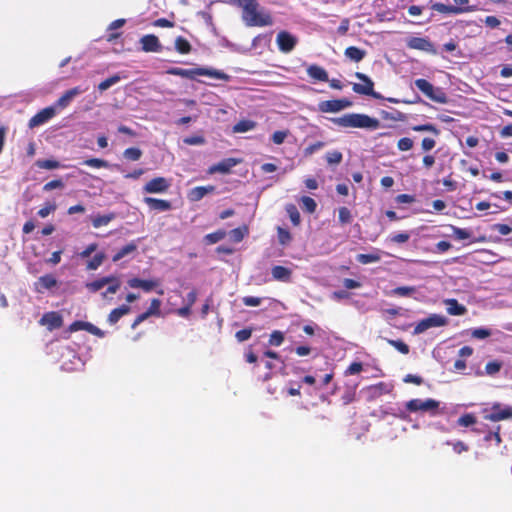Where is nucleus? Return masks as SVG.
I'll return each mask as SVG.
<instances>
[{
	"label": "nucleus",
	"mask_w": 512,
	"mask_h": 512,
	"mask_svg": "<svg viewBox=\"0 0 512 512\" xmlns=\"http://www.w3.org/2000/svg\"><path fill=\"white\" fill-rule=\"evenodd\" d=\"M302 209L310 214L314 213L317 208L316 201L309 196H302L300 199Z\"/></svg>",
	"instance_id": "c9c22d12"
},
{
	"label": "nucleus",
	"mask_w": 512,
	"mask_h": 512,
	"mask_svg": "<svg viewBox=\"0 0 512 512\" xmlns=\"http://www.w3.org/2000/svg\"><path fill=\"white\" fill-rule=\"evenodd\" d=\"M502 362L498 360L490 361L485 366V373L489 376H494L500 372L502 368Z\"/></svg>",
	"instance_id": "ea45409f"
},
{
	"label": "nucleus",
	"mask_w": 512,
	"mask_h": 512,
	"mask_svg": "<svg viewBox=\"0 0 512 512\" xmlns=\"http://www.w3.org/2000/svg\"><path fill=\"white\" fill-rule=\"evenodd\" d=\"M141 50L146 53L161 52L162 45L159 38L154 34H147L140 38Z\"/></svg>",
	"instance_id": "4468645a"
},
{
	"label": "nucleus",
	"mask_w": 512,
	"mask_h": 512,
	"mask_svg": "<svg viewBox=\"0 0 512 512\" xmlns=\"http://www.w3.org/2000/svg\"><path fill=\"white\" fill-rule=\"evenodd\" d=\"M161 301L157 298L151 300L150 306L147 309V312L150 316H160L161 314Z\"/></svg>",
	"instance_id": "4d7b16f0"
},
{
	"label": "nucleus",
	"mask_w": 512,
	"mask_h": 512,
	"mask_svg": "<svg viewBox=\"0 0 512 512\" xmlns=\"http://www.w3.org/2000/svg\"><path fill=\"white\" fill-rule=\"evenodd\" d=\"M183 143L186 145H203L205 138L201 135L188 136L183 139Z\"/></svg>",
	"instance_id": "e2e57ef3"
},
{
	"label": "nucleus",
	"mask_w": 512,
	"mask_h": 512,
	"mask_svg": "<svg viewBox=\"0 0 512 512\" xmlns=\"http://www.w3.org/2000/svg\"><path fill=\"white\" fill-rule=\"evenodd\" d=\"M107 286V289L101 293V297L104 300L108 299L109 294H115L120 289L121 281L118 277L114 276L113 281L109 282Z\"/></svg>",
	"instance_id": "473e14b6"
},
{
	"label": "nucleus",
	"mask_w": 512,
	"mask_h": 512,
	"mask_svg": "<svg viewBox=\"0 0 512 512\" xmlns=\"http://www.w3.org/2000/svg\"><path fill=\"white\" fill-rule=\"evenodd\" d=\"M123 156L129 161H138L142 157V151L137 147H130L124 150Z\"/></svg>",
	"instance_id": "e433bc0d"
},
{
	"label": "nucleus",
	"mask_w": 512,
	"mask_h": 512,
	"mask_svg": "<svg viewBox=\"0 0 512 512\" xmlns=\"http://www.w3.org/2000/svg\"><path fill=\"white\" fill-rule=\"evenodd\" d=\"M289 134V131L288 130H285V131H275L273 134H272V141L274 144L276 145H281L285 139L287 138Z\"/></svg>",
	"instance_id": "69168bd1"
},
{
	"label": "nucleus",
	"mask_w": 512,
	"mask_h": 512,
	"mask_svg": "<svg viewBox=\"0 0 512 512\" xmlns=\"http://www.w3.org/2000/svg\"><path fill=\"white\" fill-rule=\"evenodd\" d=\"M226 236V232L224 230H218L213 233H209L205 236V240L208 244H215Z\"/></svg>",
	"instance_id": "09e8293b"
},
{
	"label": "nucleus",
	"mask_w": 512,
	"mask_h": 512,
	"mask_svg": "<svg viewBox=\"0 0 512 512\" xmlns=\"http://www.w3.org/2000/svg\"><path fill=\"white\" fill-rule=\"evenodd\" d=\"M325 146V143L322 142V141H317L315 143H312V144H309L305 149H304V154L306 156H309V155H312L313 153H315L316 151L320 150L321 148H323Z\"/></svg>",
	"instance_id": "338daca9"
},
{
	"label": "nucleus",
	"mask_w": 512,
	"mask_h": 512,
	"mask_svg": "<svg viewBox=\"0 0 512 512\" xmlns=\"http://www.w3.org/2000/svg\"><path fill=\"white\" fill-rule=\"evenodd\" d=\"M284 339V333L279 330H275L270 334L268 342L271 346H280L284 342Z\"/></svg>",
	"instance_id": "3c124183"
},
{
	"label": "nucleus",
	"mask_w": 512,
	"mask_h": 512,
	"mask_svg": "<svg viewBox=\"0 0 512 512\" xmlns=\"http://www.w3.org/2000/svg\"><path fill=\"white\" fill-rule=\"evenodd\" d=\"M492 439L495 440L496 445H499L502 442V438L500 436V426H497L495 431H489L485 436L484 440L486 442L491 441Z\"/></svg>",
	"instance_id": "0e129e2a"
},
{
	"label": "nucleus",
	"mask_w": 512,
	"mask_h": 512,
	"mask_svg": "<svg viewBox=\"0 0 512 512\" xmlns=\"http://www.w3.org/2000/svg\"><path fill=\"white\" fill-rule=\"evenodd\" d=\"M56 114L55 108L52 106L46 107L42 110H40L38 113H36L28 123L29 128H35L38 127L46 122H48L50 119H52Z\"/></svg>",
	"instance_id": "f8f14e48"
},
{
	"label": "nucleus",
	"mask_w": 512,
	"mask_h": 512,
	"mask_svg": "<svg viewBox=\"0 0 512 512\" xmlns=\"http://www.w3.org/2000/svg\"><path fill=\"white\" fill-rule=\"evenodd\" d=\"M115 218V213H108L105 215H97L91 219L94 228H100L108 225Z\"/></svg>",
	"instance_id": "c756f323"
},
{
	"label": "nucleus",
	"mask_w": 512,
	"mask_h": 512,
	"mask_svg": "<svg viewBox=\"0 0 512 512\" xmlns=\"http://www.w3.org/2000/svg\"><path fill=\"white\" fill-rule=\"evenodd\" d=\"M416 291L415 287L413 286H400L396 287L392 290L393 295L401 296V297H407L414 294Z\"/></svg>",
	"instance_id": "de8ad7c7"
},
{
	"label": "nucleus",
	"mask_w": 512,
	"mask_h": 512,
	"mask_svg": "<svg viewBox=\"0 0 512 512\" xmlns=\"http://www.w3.org/2000/svg\"><path fill=\"white\" fill-rule=\"evenodd\" d=\"M113 277L114 275H110L88 282L86 283V288L92 293L98 292L109 282L113 281Z\"/></svg>",
	"instance_id": "a878e982"
},
{
	"label": "nucleus",
	"mask_w": 512,
	"mask_h": 512,
	"mask_svg": "<svg viewBox=\"0 0 512 512\" xmlns=\"http://www.w3.org/2000/svg\"><path fill=\"white\" fill-rule=\"evenodd\" d=\"M256 127V122L252 120H240L233 126V132L244 133L253 130Z\"/></svg>",
	"instance_id": "2f4dec72"
},
{
	"label": "nucleus",
	"mask_w": 512,
	"mask_h": 512,
	"mask_svg": "<svg viewBox=\"0 0 512 512\" xmlns=\"http://www.w3.org/2000/svg\"><path fill=\"white\" fill-rule=\"evenodd\" d=\"M105 259V254L100 252L94 255V257L87 263V270H96L102 265Z\"/></svg>",
	"instance_id": "c03bdc74"
},
{
	"label": "nucleus",
	"mask_w": 512,
	"mask_h": 512,
	"mask_svg": "<svg viewBox=\"0 0 512 512\" xmlns=\"http://www.w3.org/2000/svg\"><path fill=\"white\" fill-rule=\"evenodd\" d=\"M446 444L452 446L453 451L457 454H461L463 452H467L469 450V446L463 441H446Z\"/></svg>",
	"instance_id": "6e6d98bb"
},
{
	"label": "nucleus",
	"mask_w": 512,
	"mask_h": 512,
	"mask_svg": "<svg viewBox=\"0 0 512 512\" xmlns=\"http://www.w3.org/2000/svg\"><path fill=\"white\" fill-rule=\"evenodd\" d=\"M82 92L83 90L80 87L69 89L57 100L56 105L60 108H65L69 105L75 96L81 94Z\"/></svg>",
	"instance_id": "393cba45"
},
{
	"label": "nucleus",
	"mask_w": 512,
	"mask_h": 512,
	"mask_svg": "<svg viewBox=\"0 0 512 512\" xmlns=\"http://www.w3.org/2000/svg\"><path fill=\"white\" fill-rule=\"evenodd\" d=\"M278 49L285 54L292 52L298 44V38L286 30H281L276 36Z\"/></svg>",
	"instance_id": "0eeeda50"
},
{
	"label": "nucleus",
	"mask_w": 512,
	"mask_h": 512,
	"mask_svg": "<svg viewBox=\"0 0 512 512\" xmlns=\"http://www.w3.org/2000/svg\"><path fill=\"white\" fill-rule=\"evenodd\" d=\"M414 83L430 100L440 104H446L448 102L447 94L441 88L434 87L428 80L419 78L416 79Z\"/></svg>",
	"instance_id": "20e7f679"
},
{
	"label": "nucleus",
	"mask_w": 512,
	"mask_h": 512,
	"mask_svg": "<svg viewBox=\"0 0 512 512\" xmlns=\"http://www.w3.org/2000/svg\"><path fill=\"white\" fill-rule=\"evenodd\" d=\"M477 422L476 417L472 413H466L458 418L457 423L460 426L468 427L472 426Z\"/></svg>",
	"instance_id": "8fccbe9b"
},
{
	"label": "nucleus",
	"mask_w": 512,
	"mask_h": 512,
	"mask_svg": "<svg viewBox=\"0 0 512 512\" xmlns=\"http://www.w3.org/2000/svg\"><path fill=\"white\" fill-rule=\"evenodd\" d=\"M411 129L415 132H431L436 136L439 135L440 133L437 127L431 123L415 125L412 126Z\"/></svg>",
	"instance_id": "a19ab883"
},
{
	"label": "nucleus",
	"mask_w": 512,
	"mask_h": 512,
	"mask_svg": "<svg viewBox=\"0 0 512 512\" xmlns=\"http://www.w3.org/2000/svg\"><path fill=\"white\" fill-rule=\"evenodd\" d=\"M170 185L171 184L168 179L164 177H155L144 185L143 191L150 194L164 193L169 189Z\"/></svg>",
	"instance_id": "9b49d317"
},
{
	"label": "nucleus",
	"mask_w": 512,
	"mask_h": 512,
	"mask_svg": "<svg viewBox=\"0 0 512 512\" xmlns=\"http://www.w3.org/2000/svg\"><path fill=\"white\" fill-rule=\"evenodd\" d=\"M277 236L279 243L283 246L288 245L292 240L291 233L282 227L277 228Z\"/></svg>",
	"instance_id": "79ce46f5"
},
{
	"label": "nucleus",
	"mask_w": 512,
	"mask_h": 512,
	"mask_svg": "<svg viewBox=\"0 0 512 512\" xmlns=\"http://www.w3.org/2000/svg\"><path fill=\"white\" fill-rule=\"evenodd\" d=\"M330 121L333 124L343 128H362L375 130L378 129L381 125L377 118L361 113H348L341 117L330 118Z\"/></svg>",
	"instance_id": "f03ea898"
},
{
	"label": "nucleus",
	"mask_w": 512,
	"mask_h": 512,
	"mask_svg": "<svg viewBox=\"0 0 512 512\" xmlns=\"http://www.w3.org/2000/svg\"><path fill=\"white\" fill-rule=\"evenodd\" d=\"M40 323L43 325H47L49 330L58 329L63 325L62 316L58 312H48L45 313Z\"/></svg>",
	"instance_id": "dca6fc26"
},
{
	"label": "nucleus",
	"mask_w": 512,
	"mask_h": 512,
	"mask_svg": "<svg viewBox=\"0 0 512 512\" xmlns=\"http://www.w3.org/2000/svg\"><path fill=\"white\" fill-rule=\"evenodd\" d=\"M83 164L86 166L98 168V169L99 168H108L110 166L108 161H106L104 159H100V158L87 159L83 162Z\"/></svg>",
	"instance_id": "37998d69"
},
{
	"label": "nucleus",
	"mask_w": 512,
	"mask_h": 512,
	"mask_svg": "<svg viewBox=\"0 0 512 512\" xmlns=\"http://www.w3.org/2000/svg\"><path fill=\"white\" fill-rule=\"evenodd\" d=\"M343 159V155L339 151H332L326 154V161L329 165L339 164Z\"/></svg>",
	"instance_id": "bf43d9fd"
},
{
	"label": "nucleus",
	"mask_w": 512,
	"mask_h": 512,
	"mask_svg": "<svg viewBox=\"0 0 512 512\" xmlns=\"http://www.w3.org/2000/svg\"><path fill=\"white\" fill-rule=\"evenodd\" d=\"M144 202L151 210L164 212L172 209V204L168 200L145 197Z\"/></svg>",
	"instance_id": "a211bd4d"
},
{
	"label": "nucleus",
	"mask_w": 512,
	"mask_h": 512,
	"mask_svg": "<svg viewBox=\"0 0 512 512\" xmlns=\"http://www.w3.org/2000/svg\"><path fill=\"white\" fill-rule=\"evenodd\" d=\"M120 76L119 75H112L111 77L103 80L102 82L99 83L98 85V89L102 92V91H105L107 89H109L111 86L115 85L116 83H118L120 81Z\"/></svg>",
	"instance_id": "a18cd8bd"
},
{
	"label": "nucleus",
	"mask_w": 512,
	"mask_h": 512,
	"mask_svg": "<svg viewBox=\"0 0 512 512\" xmlns=\"http://www.w3.org/2000/svg\"><path fill=\"white\" fill-rule=\"evenodd\" d=\"M136 250H137V245L134 242H130V243L126 244L125 246H123L122 248H120L115 253V255L113 256L112 260H113V262H118L119 260H121L125 256H127V255H129L131 253H134Z\"/></svg>",
	"instance_id": "c85d7f7f"
},
{
	"label": "nucleus",
	"mask_w": 512,
	"mask_h": 512,
	"mask_svg": "<svg viewBox=\"0 0 512 512\" xmlns=\"http://www.w3.org/2000/svg\"><path fill=\"white\" fill-rule=\"evenodd\" d=\"M35 165L38 168L47 170L57 169L60 167V163L53 159H40L36 161Z\"/></svg>",
	"instance_id": "4c0bfd02"
},
{
	"label": "nucleus",
	"mask_w": 512,
	"mask_h": 512,
	"mask_svg": "<svg viewBox=\"0 0 512 512\" xmlns=\"http://www.w3.org/2000/svg\"><path fill=\"white\" fill-rule=\"evenodd\" d=\"M338 219L341 224H349L352 221V214L347 207H340Z\"/></svg>",
	"instance_id": "864d4df0"
},
{
	"label": "nucleus",
	"mask_w": 512,
	"mask_h": 512,
	"mask_svg": "<svg viewBox=\"0 0 512 512\" xmlns=\"http://www.w3.org/2000/svg\"><path fill=\"white\" fill-rule=\"evenodd\" d=\"M453 232V236L457 240H465L471 237V232L464 228H459L454 225L450 226Z\"/></svg>",
	"instance_id": "603ef678"
},
{
	"label": "nucleus",
	"mask_w": 512,
	"mask_h": 512,
	"mask_svg": "<svg viewBox=\"0 0 512 512\" xmlns=\"http://www.w3.org/2000/svg\"><path fill=\"white\" fill-rule=\"evenodd\" d=\"M447 312L453 316H462L467 312V308L460 304L456 299H446Z\"/></svg>",
	"instance_id": "b1692460"
},
{
	"label": "nucleus",
	"mask_w": 512,
	"mask_h": 512,
	"mask_svg": "<svg viewBox=\"0 0 512 512\" xmlns=\"http://www.w3.org/2000/svg\"><path fill=\"white\" fill-rule=\"evenodd\" d=\"M252 328H244L236 332L235 337L239 342H244L248 340L252 335Z\"/></svg>",
	"instance_id": "774afa93"
},
{
	"label": "nucleus",
	"mask_w": 512,
	"mask_h": 512,
	"mask_svg": "<svg viewBox=\"0 0 512 512\" xmlns=\"http://www.w3.org/2000/svg\"><path fill=\"white\" fill-rule=\"evenodd\" d=\"M351 105L352 102L348 99L326 100L319 103V110L324 113H335Z\"/></svg>",
	"instance_id": "1a4fd4ad"
},
{
	"label": "nucleus",
	"mask_w": 512,
	"mask_h": 512,
	"mask_svg": "<svg viewBox=\"0 0 512 512\" xmlns=\"http://www.w3.org/2000/svg\"><path fill=\"white\" fill-rule=\"evenodd\" d=\"M484 418L492 422L512 418V407L506 406L502 408L499 403H495L492 405L490 413L486 414Z\"/></svg>",
	"instance_id": "9d476101"
},
{
	"label": "nucleus",
	"mask_w": 512,
	"mask_h": 512,
	"mask_svg": "<svg viewBox=\"0 0 512 512\" xmlns=\"http://www.w3.org/2000/svg\"><path fill=\"white\" fill-rule=\"evenodd\" d=\"M355 77L362 83H354L352 89L355 93L360 95L371 96L374 99H384V97L374 90V82L366 74L356 72Z\"/></svg>",
	"instance_id": "39448f33"
},
{
	"label": "nucleus",
	"mask_w": 512,
	"mask_h": 512,
	"mask_svg": "<svg viewBox=\"0 0 512 512\" xmlns=\"http://www.w3.org/2000/svg\"><path fill=\"white\" fill-rule=\"evenodd\" d=\"M286 212L294 226H298L301 223L300 213L294 204L286 205Z\"/></svg>",
	"instance_id": "f704fd0d"
},
{
	"label": "nucleus",
	"mask_w": 512,
	"mask_h": 512,
	"mask_svg": "<svg viewBox=\"0 0 512 512\" xmlns=\"http://www.w3.org/2000/svg\"><path fill=\"white\" fill-rule=\"evenodd\" d=\"M38 284L44 289H51L56 286L57 281L53 275L47 274L38 279Z\"/></svg>",
	"instance_id": "58836bf2"
},
{
	"label": "nucleus",
	"mask_w": 512,
	"mask_h": 512,
	"mask_svg": "<svg viewBox=\"0 0 512 512\" xmlns=\"http://www.w3.org/2000/svg\"><path fill=\"white\" fill-rule=\"evenodd\" d=\"M248 232H249L248 227L246 225H244L242 227L232 229L230 231V237L233 242L239 243L244 239V237L248 234Z\"/></svg>",
	"instance_id": "72a5a7b5"
},
{
	"label": "nucleus",
	"mask_w": 512,
	"mask_h": 512,
	"mask_svg": "<svg viewBox=\"0 0 512 512\" xmlns=\"http://www.w3.org/2000/svg\"><path fill=\"white\" fill-rule=\"evenodd\" d=\"M215 191V186L208 185V186H197L192 188L188 193V199L192 202L200 201L202 198H204L207 194L212 193Z\"/></svg>",
	"instance_id": "6ab92c4d"
},
{
	"label": "nucleus",
	"mask_w": 512,
	"mask_h": 512,
	"mask_svg": "<svg viewBox=\"0 0 512 512\" xmlns=\"http://www.w3.org/2000/svg\"><path fill=\"white\" fill-rule=\"evenodd\" d=\"M80 330L87 331V332L91 333L92 335H95L100 338L105 336L104 331H102L101 329H99L98 327H96L95 325H93L90 322L77 320V321H74L73 323H71L68 327V331H70V332H76V331H80Z\"/></svg>",
	"instance_id": "2eb2a0df"
},
{
	"label": "nucleus",
	"mask_w": 512,
	"mask_h": 512,
	"mask_svg": "<svg viewBox=\"0 0 512 512\" xmlns=\"http://www.w3.org/2000/svg\"><path fill=\"white\" fill-rule=\"evenodd\" d=\"M307 74L310 78H312L316 81H321V82L329 81L327 71L323 67L316 65V64H312L307 68Z\"/></svg>",
	"instance_id": "412c9836"
},
{
	"label": "nucleus",
	"mask_w": 512,
	"mask_h": 512,
	"mask_svg": "<svg viewBox=\"0 0 512 512\" xmlns=\"http://www.w3.org/2000/svg\"><path fill=\"white\" fill-rule=\"evenodd\" d=\"M238 163V160L234 158H227L222 160L221 162L211 166L209 168V173H228L230 172L231 168L234 167Z\"/></svg>",
	"instance_id": "5701e85b"
},
{
	"label": "nucleus",
	"mask_w": 512,
	"mask_h": 512,
	"mask_svg": "<svg viewBox=\"0 0 512 512\" xmlns=\"http://www.w3.org/2000/svg\"><path fill=\"white\" fill-rule=\"evenodd\" d=\"M439 405V401L432 398H428L426 400H421L418 398L411 399L405 404L406 409L409 412H428L430 413L431 416H435L438 414Z\"/></svg>",
	"instance_id": "423d86ee"
},
{
	"label": "nucleus",
	"mask_w": 512,
	"mask_h": 512,
	"mask_svg": "<svg viewBox=\"0 0 512 512\" xmlns=\"http://www.w3.org/2000/svg\"><path fill=\"white\" fill-rule=\"evenodd\" d=\"M431 9L442 14H462L461 8H456V6L446 5L439 2L432 4Z\"/></svg>",
	"instance_id": "cd10ccee"
},
{
	"label": "nucleus",
	"mask_w": 512,
	"mask_h": 512,
	"mask_svg": "<svg viewBox=\"0 0 512 512\" xmlns=\"http://www.w3.org/2000/svg\"><path fill=\"white\" fill-rule=\"evenodd\" d=\"M175 49L180 54H189L192 50V46L186 38L178 36L175 39Z\"/></svg>",
	"instance_id": "7c9ffc66"
},
{
	"label": "nucleus",
	"mask_w": 512,
	"mask_h": 512,
	"mask_svg": "<svg viewBox=\"0 0 512 512\" xmlns=\"http://www.w3.org/2000/svg\"><path fill=\"white\" fill-rule=\"evenodd\" d=\"M407 47L414 50L425 51L431 54H436V49L433 43L423 37H411L407 40Z\"/></svg>",
	"instance_id": "ddd939ff"
},
{
	"label": "nucleus",
	"mask_w": 512,
	"mask_h": 512,
	"mask_svg": "<svg viewBox=\"0 0 512 512\" xmlns=\"http://www.w3.org/2000/svg\"><path fill=\"white\" fill-rule=\"evenodd\" d=\"M471 336L476 339H485L491 336V330L487 328H475L472 330Z\"/></svg>",
	"instance_id": "680f3d73"
},
{
	"label": "nucleus",
	"mask_w": 512,
	"mask_h": 512,
	"mask_svg": "<svg viewBox=\"0 0 512 512\" xmlns=\"http://www.w3.org/2000/svg\"><path fill=\"white\" fill-rule=\"evenodd\" d=\"M57 206L55 203L47 202L41 209L38 210L37 214L41 218L47 217L50 213L56 210Z\"/></svg>",
	"instance_id": "052dcab7"
},
{
	"label": "nucleus",
	"mask_w": 512,
	"mask_h": 512,
	"mask_svg": "<svg viewBox=\"0 0 512 512\" xmlns=\"http://www.w3.org/2000/svg\"><path fill=\"white\" fill-rule=\"evenodd\" d=\"M387 343L404 355L408 354L410 351L409 346L402 340L387 339Z\"/></svg>",
	"instance_id": "49530a36"
},
{
	"label": "nucleus",
	"mask_w": 512,
	"mask_h": 512,
	"mask_svg": "<svg viewBox=\"0 0 512 512\" xmlns=\"http://www.w3.org/2000/svg\"><path fill=\"white\" fill-rule=\"evenodd\" d=\"M130 311H131L130 306L127 304H123V305L119 306L118 308L113 309L109 313V315L107 317V321L110 325H115L121 319V317L129 314Z\"/></svg>",
	"instance_id": "4be33fe9"
},
{
	"label": "nucleus",
	"mask_w": 512,
	"mask_h": 512,
	"mask_svg": "<svg viewBox=\"0 0 512 512\" xmlns=\"http://www.w3.org/2000/svg\"><path fill=\"white\" fill-rule=\"evenodd\" d=\"M271 274L274 280L280 282H290L292 278V270L281 265L273 266Z\"/></svg>",
	"instance_id": "aec40b11"
},
{
	"label": "nucleus",
	"mask_w": 512,
	"mask_h": 512,
	"mask_svg": "<svg viewBox=\"0 0 512 512\" xmlns=\"http://www.w3.org/2000/svg\"><path fill=\"white\" fill-rule=\"evenodd\" d=\"M447 324V319L439 314H431L422 319L414 327V334H421L432 327H441Z\"/></svg>",
	"instance_id": "6e6552de"
},
{
	"label": "nucleus",
	"mask_w": 512,
	"mask_h": 512,
	"mask_svg": "<svg viewBox=\"0 0 512 512\" xmlns=\"http://www.w3.org/2000/svg\"><path fill=\"white\" fill-rule=\"evenodd\" d=\"M380 260V256L378 254H358L357 261L361 264H369L378 262Z\"/></svg>",
	"instance_id": "5fc2aeb1"
},
{
	"label": "nucleus",
	"mask_w": 512,
	"mask_h": 512,
	"mask_svg": "<svg viewBox=\"0 0 512 512\" xmlns=\"http://www.w3.org/2000/svg\"><path fill=\"white\" fill-rule=\"evenodd\" d=\"M128 285L131 288H141L145 292H150L159 285V281L154 279L146 280L140 278H131L128 280Z\"/></svg>",
	"instance_id": "f3484780"
},
{
	"label": "nucleus",
	"mask_w": 512,
	"mask_h": 512,
	"mask_svg": "<svg viewBox=\"0 0 512 512\" xmlns=\"http://www.w3.org/2000/svg\"><path fill=\"white\" fill-rule=\"evenodd\" d=\"M233 5L242 8V20L248 27H265L273 24V17L257 0H230Z\"/></svg>",
	"instance_id": "f257e3e1"
},
{
	"label": "nucleus",
	"mask_w": 512,
	"mask_h": 512,
	"mask_svg": "<svg viewBox=\"0 0 512 512\" xmlns=\"http://www.w3.org/2000/svg\"><path fill=\"white\" fill-rule=\"evenodd\" d=\"M344 55L351 61L360 62L366 56V51L356 46H349L345 49Z\"/></svg>",
	"instance_id": "bb28decb"
},
{
	"label": "nucleus",
	"mask_w": 512,
	"mask_h": 512,
	"mask_svg": "<svg viewBox=\"0 0 512 512\" xmlns=\"http://www.w3.org/2000/svg\"><path fill=\"white\" fill-rule=\"evenodd\" d=\"M414 142L409 137H403L398 140L397 142V148L400 151H409L413 148Z\"/></svg>",
	"instance_id": "13d9d810"
},
{
	"label": "nucleus",
	"mask_w": 512,
	"mask_h": 512,
	"mask_svg": "<svg viewBox=\"0 0 512 512\" xmlns=\"http://www.w3.org/2000/svg\"><path fill=\"white\" fill-rule=\"evenodd\" d=\"M166 72L169 75L180 76L190 80H195L197 76H208L223 81L230 80V76L228 74L214 68L197 67L193 69H184L179 67H171Z\"/></svg>",
	"instance_id": "7ed1b4c3"
}]
</instances>
